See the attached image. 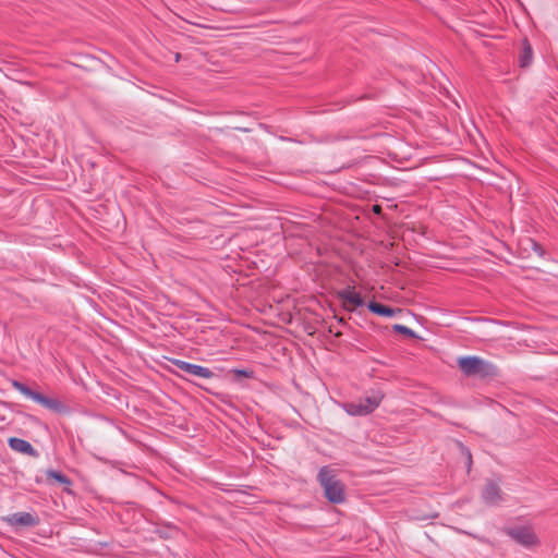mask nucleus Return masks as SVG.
<instances>
[{
  "label": "nucleus",
  "instance_id": "obj_1",
  "mask_svg": "<svg viewBox=\"0 0 558 558\" xmlns=\"http://www.w3.org/2000/svg\"><path fill=\"white\" fill-rule=\"evenodd\" d=\"M317 481L324 488V495L331 504L339 505L345 500V488L343 483L336 477L335 470L329 465L319 469Z\"/></svg>",
  "mask_w": 558,
  "mask_h": 558
},
{
  "label": "nucleus",
  "instance_id": "obj_20",
  "mask_svg": "<svg viewBox=\"0 0 558 558\" xmlns=\"http://www.w3.org/2000/svg\"><path fill=\"white\" fill-rule=\"evenodd\" d=\"M373 210H374L375 214H379L381 211L380 205H374L373 206Z\"/></svg>",
  "mask_w": 558,
  "mask_h": 558
},
{
  "label": "nucleus",
  "instance_id": "obj_15",
  "mask_svg": "<svg viewBox=\"0 0 558 558\" xmlns=\"http://www.w3.org/2000/svg\"><path fill=\"white\" fill-rule=\"evenodd\" d=\"M46 475H47V478H52L61 485H66V486L72 485V481L60 471L50 469V470H47Z\"/></svg>",
  "mask_w": 558,
  "mask_h": 558
},
{
  "label": "nucleus",
  "instance_id": "obj_7",
  "mask_svg": "<svg viewBox=\"0 0 558 558\" xmlns=\"http://www.w3.org/2000/svg\"><path fill=\"white\" fill-rule=\"evenodd\" d=\"M483 501L488 506H497L501 500V489L495 482H487L482 492Z\"/></svg>",
  "mask_w": 558,
  "mask_h": 558
},
{
  "label": "nucleus",
  "instance_id": "obj_3",
  "mask_svg": "<svg viewBox=\"0 0 558 558\" xmlns=\"http://www.w3.org/2000/svg\"><path fill=\"white\" fill-rule=\"evenodd\" d=\"M172 364L180 369L183 375H180L183 379L192 381L187 376L197 377L202 379H213L218 377L210 368L193 364L183 360L173 359Z\"/></svg>",
  "mask_w": 558,
  "mask_h": 558
},
{
  "label": "nucleus",
  "instance_id": "obj_18",
  "mask_svg": "<svg viewBox=\"0 0 558 558\" xmlns=\"http://www.w3.org/2000/svg\"><path fill=\"white\" fill-rule=\"evenodd\" d=\"M532 250L538 255V256H544L545 255V250L542 247V245L539 243H537L536 241H532Z\"/></svg>",
  "mask_w": 558,
  "mask_h": 558
},
{
  "label": "nucleus",
  "instance_id": "obj_10",
  "mask_svg": "<svg viewBox=\"0 0 558 558\" xmlns=\"http://www.w3.org/2000/svg\"><path fill=\"white\" fill-rule=\"evenodd\" d=\"M367 308L373 314L381 317H393L401 312L400 308H393L375 301H369L367 303Z\"/></svg>",
  "mask_w": 558,
  "mask_h": 558
},
{
  "label": "nucleus",
  "instance_id": "obj_22",
  "mask_svg": "<svg viewBox=\"0 0 558 558\" xmlns=\"http://www.w3.org/2000/svg\"><path fill=\"white\" fill-rule=\"evenodd\" d=\"M179 58H180V53H177V54H175V60L178 61V60H179Z\"/></svg>",
  "mask_w": 558,
  "mask_h": 558
},
{
  "label": "nucleus",
  "instance_id": "obj_11",
  "mask_svg": "<svg viewBox=\"0 0 558 558\" xmlns=\"http://www.w3.org/2000/svg\"><path fill=\"white\" fill-rule=\"evenodd\" d=\"M384 399V393L380 391H374L372 395L366 396L363 400H360L365 409L369 410V414L375 411L376 408L379 407L380 402Z\"/></svg>",
  "mask_w": 558,
  "mask_h": 558
},
{
  "label": "nucleus",
  "instance_id": "obj_4",
  "mask_svg": "<svg viewBox=\"0 0 558 558\" xmlns=\"http://www.w3.org/2000/svg\"><path fill=\"white\" fill-rule=\"evenodd\" d=\"M506 534L517 544L530 548L537 544L538 539L533 530L527 525H515L506 529Z\"/></svg>",
  "mask_w": 558,
  "mask_h": 558
},
{
  "label": "nucleus",
  "instance_id": "obj_16",
  "mask_svg": "<svg viewBox=\"0 0 558 558\" xmlns=\"http://www.w3.org/2000/svg\"><path fill=\"white\" fill-rule=\"evenodd\" d=\"M392 329H393V331L401 333L403 336H407L409 338H418V336L416 335V332L413 329H411L404 325L395 324L392 326Z\"/></svg>",
  "mask_w": 558,
  "mask_h": 558
},
{
  "label": "nucleus",
  "instance_id": "obj_6",
  "mask_svg": "<svg viewBox=\"0 0 558 558\" xmlns=\"http://www.w3.org/2000/svg\"><path fill=\"white\" fill-rule=\"evenodd\" d=\"M4 520L12 526L33 527L39 524V518L31 512H14Z\"/></svg>",
  "mask_w": 558,
  "mask_h": 558
},
{
  "label": "nucleus",
  "instance_id": "obj_2",
  "mask_svg": "<svg viewBox=\"0 0 558 558\" xmlns=\"http://www.w3.org/2000/svg\"><path fill=\"white\" fill-rule=\"evenodd\" d=\"M12 387L21 392L24 397L35 401L36 403L43 405L44 408L58 413V414H70L71 409L64 402L60 401L56 398H49L40 392L34 391L24 383L13 379L11 381Z\"/></svg>",
  "mask_w": 558,
  "mask_h": 558
},
{
  "label": "nucleus",
  "instance_id": "obj_14",
  "mask_svg": "<svg viewBox=\"0 0 558 558\" xmlns=\"http://www.w3.org/2000/svg\"><path fill=\"white\" fill-rule=\"evenodd\" d=\"M533 50L527 39L523 40V48L519 58V63L522 68L529 66L532 63Z\"/></svg>",
  "mask_w": 558,
  "mask_h": 558
},
{
  "label": "nucleus",
  "instance_id": "obj_17",
  "mask_svg": "<svg viewBox=\"0 0 558 558\" xmlns=\"http://www.w3.org/2000/svg\"><path fill=\"white\" fill-rule=\"evenodd\" d=\"M231 374L234 375L235 379H239L241 377L243 378H254V372L248 368H232L230 371Z\"/></svg>",
  "mask_w": 558,
  "mask_h": 558
},
{
  "label": "nucleus",
  "instance_id": "obj_13",
  "mask_svg": "<svg viewBox=\"0 0 558 558\" xmlns=\"http://www.w3.org/2000/svg\"><path fill=\"white\" fill-rule=\"evenodd\" d=\"M343 408L344 411L352 416H364L369 414V410L365 409L361 401L345 403Z\"/></svg>",
  "mask_w": 558,
  "mask_h": 558
},
{
  "label": "nucleus",
  "instance_id": "obj_5",
  "mask_svg": "<svg viewBox=\"0 0 558 558\" xmlns=\"http://www.w3.org/2000/svg\"><path fill=\"white\" fill-rule=\"evenodd\" d=\"M337 298L343 301V308L352 312L356 307L365 305L364 299L361 293L354 291V287L348 286L337 291Z\"/></svg>",
  "mask_w": 558,
  "mask_h": 558
},
{
  "label": "nucleus",
  "instance_id": "obj_23",
  "mask_svg": "<svg viewBox=\"0 0 558 558\" xmlns=\"http://www.w3.org/2000/svg\"><path fill=\"white\" fill-rule=\"evenodd\" d=\"M336 337H340L341 336V332H336L335 333Z\"/></svg>",
  "mask_w": 558,
  "mask_h": 558
},
{
  "label": "nucleus",
  "instance_id": "obj_19",
  "mask_svg": "<svg viewBox=\"0 0 558 558\" xmlns=\"http://www.w3.org/2000/svg\"><path fill=\"white\" fill-rule=\"evenodd\" d=\"M461 450H462V453L466 454V458H468V469H470L471 464H472V456H471V452L470 450L464 447L463 445H461Z\"/></svg>",
  "mask_w": 558,
  "mask_h": 558
},
{
  "label": "nucleus",
  "instance_id": "obj_12",
  "mask_svg": "<svg viewBox=\"0 0 558 558\" xmlns=\"http://www.w3.org/2000/svg\"><path fill=\"white\" fill-rule=\"evenodd\" d=\"M498 374V368L492 363L484 359L481 361V365L478 366V372L476 376L482 378L494 377Z\"/></svg>",
  "mask_w": 558,
  "mask_h": 558
},
{
  "label": "nucleus",
  "instance_id": "obj_9",
  "mask_svg": "<svg viewBox=\"0 0 558 558\" xmlns=\"http://www.w3.org/2000/svg\"><path fill=\"white\" fill-rule=\"evenodd\" d=\"M8 445L10 449H12L15 452L23 453L29 457H38V451L33 447V445L22 438L19 437H10L8 439Z\"/></svg>",
  "mask_w": 558,
  "mask_h": 558
},
{
  "label": "nucleus",
  "instance_id": "obj_8",
  "mask_svg": "<svg viewBox=\"0 0 558 558\" xmlns=\"http://www.w3.org/2000/svg\"><path fill=\"white\" fill-rule=\"evenodd\" d=\"M481 361L482 357L476 355L460 356L458 359V365L464 375L476 376Z\"/></svg>",
  "mask_w": 558,
  "mask_h": 558
},
{
  "label": "nucleus",
  "instance_id": "obj_21",
  "mask_svg": "<svg viewBox=\"0 0 558 558\" xmlns=\"http://www.w3.org/2000/svg\"><path fill=\"white\" fill-rule=\"evenodd\" d=\"M194 385L198 386L199 388H204V386L201 384L194 383Z\"/></svg>",
  "mask_w": 558,
  "mask_h": 558
}]
</instances>
